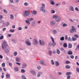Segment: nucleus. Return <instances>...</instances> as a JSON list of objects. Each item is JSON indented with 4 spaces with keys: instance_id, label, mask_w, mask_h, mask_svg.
<instances>
[{
    "instance_id": "30",
    "label": "nucleus",
    "mask_w": 79,
    "mask_h": 79,
    "mask_svg": "<svg viewBox=\"0 0 79 79\" xmlns=\"http://www.w3.org/2000/svg\"><path fill=\"white\" fill-rule=\"evenodd\" d=\"M71 79V76L70 75H68L67 77V79Z\"/></svg>"
},
{
    "instance_id": "18",
    "label": "nucleus",
    "mask_w": 79,
    "mask_h": 79,
    "mask_svg": "<svg viewBox=\"0 0 79 79\" xmlns=\"http://www.w3.org/2000/svg\"><path fill=\"white\" fill-rule=\"evenodd\" d=\"M65 68L66 69H70L71 68V67L70 66L67 65L65 66Z\"/></svg>"
},
{
    "instance_id": "56",
    "label": "nucleus",
    "mask_w": 79,
    "mask_h": 79,
    "mask_svg": "<svg viewBox=\"0 0 79 79\" xmlns=\"http://www.w3.org/2000/svg\"><path fill=\"white\" fill-rule=\"evenodd\" d=\"M75 10H76L77 11H79V9L78 8L76 7L75 8Z\"/></svg>"
},
{
    "instance_id": "57",
    "label": "nucleus",
    "mask_w": 79,
    "mask_h": 79,
    "mask_svg": "<svg viewBox=\"0 0 79 79\" xmlns=\"http://www.w3.org/2000/svg\"><path fill=\"white\" fill-rule=\"evenodd\" d=\"M23 66L25 67V68H26V64H23Z\"/></svg>"
},
{
    "instance_id": "28",
    "label": "nucleus",
    "mask_w": 79,
    "mask_h": 79,
    "mask_svg": "<svg viewBox=\"0 0 79 79\" xmlns=\"http://www.w3.org/2000/svg\"><path fill=\"white\" fill-rule=\"evenodd\" d=\"M77 40V38L74 37H72V40L73 41H76Z\"/></svg>"
},
{
    "instance_id": "47",
    "label": "nucleus",
    "mask_w": 79,
    "mask_h": 79,
    "mask_svg": "<svg viewBox=\"0 0 79 79\" xmlns=\"http://www.w3.org/2000/svg\"><path fill=\"white\" fill-rule=\"evenodd\" d=\"M66 64H69V63H70V62L68 60H67L66 61Z\"/></svg>"
},
{
    "instance_id": "19",
    "label": "nucleus",
    "mask_w": 79,
    "mask_h": 79,
    "mask_svg": "<svg viewBox=\"0 0 79 79\" xmlns=\"http://www.w3.org/2000/svg\"><path fill=\"white\" fill-rule=\"evenodd\" d=\"M31 74H32L33 75H35V73L33 70H31Z\"/></svg>"
},
{
    "instance_id": "34",
    "label": "nucleus",
    "mask_w": 79,
    "mask_h": 79,
    "mask_svg": "<svg viewBox=\"0 0 79 79\" xmlns=\"http://www.w3.org/2000/svg\"><path fill=\"white\" fill-rule=\"evenodd\" d=\"M24 5L25 6H28L29 4H28L27 2H25L24 3Z\"/></svg>"
},
{
    "instance_id": "45",
    "label": "nucleus",
    "mask_w": 79,
    "mask_h": 79,
    "mask_svg": "<svg viewBox=\"0 0 79 79\" xmlns=\"http://www.w3.org/2000/svg\"><path fill=\"white\" fill-rule=\"evenodd\" d=\"M49 54L50 55H52V52L51 51H49L48 52Z\"/></svg>"
},
{
    "instance_id": "62",
    "label": "nucleus",
    "mask_w": 79,
    "mask_h": 79,
    "mask_svg": "<svg viewBox=\"0 0 79 79\" xmlns=\"http://www.w3.org/2000/svg\"><path fill=\"white\" fill-rule=\"evenodd\" d=\"M68 41H70L71 40V37H69L68 38Z\"/></svg>"
},
{
    "instance_id": "6",
    "label": "nucleus",
    "mask_w": 79,
    "mask_h": 79,
    "mask_svg": "<svg viewBox=\"0 0 79 79\" xmlns=\"http://www.w3.org/2000/svg\"><path fill=\"white\" fill-rule=\"evenodd\" d=\"M29 15V12L27 10H25L23 12V16L25 17L28 16Z\"/></svg>"
},
{
    "instance_id": "44",
    "label": "nucleus",
    "mask_w": 79,
    "mask_h": 79,
    "mask_svg": "<svg viewBox=\"0 0 79 79\" xmlns=\"http://www.w3.org/2000/svg\"><path fill=\"white\" fill-rule=\"evenodd\" d=\"M3 11L5 13H6V14H7V13H8V12H7V11H6V10L5 9H4L3 10Z\"/></svg>"
},
{
    "instance_id": "37",
    "label": "nucleus",
    "mask_w": 79,
    "mask_h": 79,
    "mask_svg": "<svg viewBox=\"0 0 79 79\" xmlns=\"http://www.w3.org/2000/svg\"><path fill=\"white\" fill-rule=\"evenodd\" d=\"M2 67H5V63H2Z\"/></svg>"
},
{
    "instance_id": "63",
    "label": "nucleus",
    "mask_w": 79,
    "mask_h": 79,
    "mask_svg": "<svg viewBox=\"0 0 79 79\" xmlns=\"http://www.w3.org/2000/svg\"><path fill=\"white\" fill-rule=\"evenodd\" d=\"M25 29H27L28 28V27L27 26H26L25 27Z\"/></svg>"
},
{
    "instance_id": "24",
    "label": "nucleus",
    "mask_w": 79,
    "mask_h": 79,
    "mask_svg": "<svg viewBox=\"0 0 79 79\" xmlns=\"http://www.w3.org/2000/svg\"><path fill=\"white\" fill-rule=\"evenodd\" d=\"M16 60L17 62H19L20 61V59L19 57H17L16 59Z\"/></svg>"
},
{
    "instance_id": "17",
    "label": "nucleus",
    "mask_w": 79,
    "mask_h": 79,
    "mask_svg": "<svg viewBox=\"0 0 79 79\" xmlns=\"http://www.w3.org/2000/svg\"><path fill=\"white\" fill-rule=\"evenodd\" d=\"M73 47V45L71 44H69L68 45V47L69 48H71Z\"/></svg>"
},
{
    "instance_id": "22",
    "label": "nucleus",
    "mask_w": 79,
    "mask_h": 79,
    "mask_svg": "<svg viewBox=\"0 0 79 79\" xmlns=\"http://www.w3.org/2000/svg\"><path fill=\"white\" fill-rule=\"evenodd\" d=\"M26 44L28 45H29V46H30L31 45V43L30 42L28 41H26Z\"/></svg>"
},
{
    "instance_id": "10",
    "label": "nucleus",
    "mask_w": 79,
    "mask_h": 79,
    "mask_svg": "<svg viewBox=\"0 0 79 79\" xmlns=\"http://www.w3.org/2000/svg\"><path fill=\"white\" fill-rule=\"evenodd\" d=\"M50 24L51 26H54L55 24V22L54 21H51L50 22Z\"/></svg>"
},
{
    "instance_id": "7",
    "label": "nucleus",
    "mask_w": 79,
    "mask_h": 79,
    "mask_svg": "<svg viewBox=\"0 0 79 79\" xmlns=\"http://www.w3.org/2000/svg\"><path fill=\"white\" fill-rule=\"evenodd\" d=\"M51 39H52V45L53 47H55V45H56V43L55 42V41L54 40V39L53 38V37H51Z\"/></svg>"
},
{
    "instance_id": "64",
    "label": "nucleus",
    "mask_w": 79,
    "mask_h": 79,
    "mask_svg": "<svg viewBox=\"0 0 79 79\" xmlns=\"http://www.w3.org/2000/svg\"><path fill=\"white\" fill-rule=\"evenodd\" d=\"M58 74L59 75H61L62 74V73L58 72Z\"/></svg>"
},
{
    "instance_id": "1",
    "label": "nucleus",
    "mask_w": 79,
    "mask_h": 79,
    "mask_svg": "<svg viewBox=\"0 0 79 79\" xmlns=\"http://www.w3.org/2000/svg\"><path fill=\"white\" fill-rule=\"evenodd\" d=\"M3 44L2 45V49H5V53H8L9 52V50L7 48H6L8 46V45L6 44V42L4 41L3 42Z\"/></svg>"
},
{
    "instance_id": "26",
    "label": "nucleus",
    "mask_w": 79,
    "mask_h": 79,
    "mask_svg": "<svg viewBox=\"0 0 79 79\" xmlns=\"http://www.w3.org/2000/svg\"><path fill=\"white\" fill-rule=\"evenodd\" d=\"M63 47L64 48H66L67 47V44L66 43H64L63 45Z\"/></svg>"
},
{
    "instance_id": "9",
    "label": "nucleus",
    "mask_w": 79,
    "mask_h": 79,
    "mask_svg": "<svg viewBox=\"0 0 79 79\" xmlns=\"http://www.w3.org/2000/svg\"><path fill=\"white\" fill-rule=\"evenodd\" d=\"M40 44L41 45H44V44H45L44 43V42L43 41H42L41 40H40Z\"/></svg>"
},
{
    "instance_id": "29",
    "label": "nucleus",
    "mask_w": 79,
    "mask_h": 79,
    "mask_svg": "<svg viewBox=\"0 0 79 79\" xmlns=\"http://www.w3.org/2000/svg\"><path fill=\"white\" fill-rule=\"evenodd\" d=\"M18 55V52H15L14 53V55L15 56H16Z\"/></svg>"
},
{
    "instance_id": "48",
    "label": "nucleus",
    "mask_w": 79,
    "mask_h": 79,
    "mask_svg": "<svg viewBox=\"0 0 79 79\" xmlns=\"http://www.w3.org/2000/svg\"><path fill=\"white\" fill-rule=\"evenodd\" d=\"M4 37H3V35L1 36L0 37V40H2V39H3Z\"/></svg>"
},
{
    "instance_id": "12",
    "label": "nucleus",
    "mask_w": 79,
    "mask_h": 79,
    "mask_svg": "<svg viewBox=\"0 0 79 79\" xmlns=\"http://www.w3.org/2000/svg\"><path fill=\"white\" fill-rule=\"evenodd\" d=\"M27 19L28 21H34V18H27Z\"/></svg>"
},
{
    "instance_id": "3",
    "label": "nucleus",
    "mask_w": 79,
    "mask_h": 79,
    "mask_svg": "<svg viewBox=\"0 0 79 79\" xmlns=\"http://www.w3.org/2000/svg\"><path fill=\"white\" fill-rule=\"evenodd\" d=\"M42 6L40 7V11H42V12H43V13H45V11H46V10H45V9H44V8L45 7V5L44 3H43L42 4Z\"/></svg>"
},
{
    "instance_id": "41",
    "label": "nucleus",
    "mask_w": 79,
    "mask_h": 79,
    "mask_svg": "<svg viewBox=\"0 0 79 79\" xmlns=\"http://www.w3.org/2000/svg\"><path fill=\"white\" fill-rule=\"evenodd\" d=\"M74 36L75 37H77V38H78L79 37V35L77 34L75 35Z\"/></svg>"
},
{
    "instance_id": "55",
    "label": "nucleus",
    "mask_w": 79,
    "mask_h": 79,
    "mask_svg": "<svg viewBox=\"0 0 79 79\" xmlns=\"http://www.w3.org/2000/svg\"><path fill=\"white\" fill-rule=\"evenodd\" d=\"M70 58H71L72 59H73L74 58V57L73 55H71L70 56Z\"/></svg>"
},
{
    "instance_id": "38",
    "label": "nucleus",
    "mask_w": 79,
    "mask_h": 79,
    "mask_svg": "<svg viewBox=\"0 0 79 79\" xmlns=\"http://www.w3.org/2000/svg\"><path fill=\"white\" fill-rule=\"evenodd\" d=\"M22 30V27H20L18 28V31H21Z\"/></svg>"
},
{
    "instance_id": "36",
    "label": "nucleus",
    "mask_w": 79,
    "mask_h": 79,
    "mask_svg": "<svg viewBox=\"0 0 79 79\" xmlns=\"http://www.w3.org/2000/svg\"><path fill=\"white\" fill-rule=\"evenodd\" d=\"M10 32H15V30L14 29H10Z\"/></svg>"
},
{
    "instance_id": "58",
    "label": "nucleus",
    "mask_w": 79,
    "mask_h": 79,
    "mask_svg": "<svg viewBox=\"0 0 79 79\" xmlns=\"http://www.w3.org/2000/svg\"><path fill=\"white\" fill-rule=\"evenodd\" d=\"M3 18V15H0V19H2Z\"/></svg>"
},
{
    "instance_id": "4",
    "label": "nucleus",
    "mask_w": 79,
    "mask_h": 79,
    "mask_svg": "<svg viewBox=\"0 0 79 79\" xmlns=\"http://www.w3.org/2000/svg\"><path fill=\"white\" fill-rule=\"evenodd\" d=\"M53 18H55L56 21L57 22H59L61 21V18L60 17L58 16L57 15H53Z\"/></svg>"
},
{
    "instance_id": "21",
    "label": "nucleus",
    "mask_w": 79,
    "mask_h": 79,
    "mask_svg": "<svg viewBox=\"0 0 79 79\" xmlns=\"http://www.w3.org/2000/svg\"><path fill=\"white\" fill-rule=\"evenodd\" d=\"M56 52H57V54H58V55H60V50H59V49H56Z\"/></svg>"
},
{
    "instance_id": "27",
    "label": "nucleus",
    "mask_w": 79,
    "mask_h": 79,
    "mask_svg": "<svg viewBox=\"0 0 79 79\" xmlns=\"http://www.w3.org/2000/svg\"><path fill=\"white\" fill-rule=\"evenodd\" d=\"M15 71H18V67H16L14 68Z\"/></svg>"
},
{
    "instance_id": "59",
    "label": "nucleus",
    "mask_w": 79,
    "mask_h": 79,
    "mask_svg": "<svg viewBox=\"0 0 79 79\" xmlns=\"http://www.w3.org/2000/svg\"><path fill=\"white\" fill-rule=\"evenodd\" d=\"M10 3H13V0H10Z\"/></svg>"
},
{
    "instance_id": "49",
    "label": "nucleus",
    "mask_w": 79,
    "mask_h": 79,
    "mask_svg": "<svg viewBox=\"0 0 79 79\" xmlns=\"http://www.w3.org/2000/svg\"><path fill=\"white\" fill-rule=\"evenodd\" d=\"M9 64L10 66H12L13 64H12V63H11V62H9Z\"/></svg>"
},
{
    "instance_id": "16",
    "label": "nucleus",
    "mask_w": 79,
    "mask_h": 79,
    "mask_svg": "<svg viewBox=\"0 0 79 79\" xmlns=\"http://www.w3.org/2000/svg\"><path fill=\"white\" fill-rule=\"evenodd\" d=\"M55 64L56 66H58L60 65V63H59L58 62L56 61L55 62Z\"/></svg>"
},
{
    "instance_id": "42",
    "label": "nucleus",
    "mask_w": 79,
    "mask_h": 79,
    "mask_svg": "<svg viewBox=\"0 0 79 79\" xmlns=\"http://www.w3.org/2000/svg\"><path fill=\"white\" fill-rule=\"evenodd\" d=\"M22 78L23 79H26V77L24 75H23L22 77Z\"/></svg>"
},
{
    "instance_id": "13",
    "label": "nucleus",
    "mask_w": 79,
    "mask_h": 79,
    "mask_svg": "<svg viewBox=\"0 0 79 79\" xmlns=\"http://www.w3.org/2000/svg\"><path fill=\"white\" fill-rule=\"evenodd\" d=\"M69 9L70 11H74V7H73V6H70Z\"/></svg>"
},
{
    "instance_id": "14",
    "label": "nucleus",
    "mask_w": 79,
    "mask_h": 79,
    "mask_svg": "<svg viewBox=\"0 0 79 79\" xmlns=\"http://www.w3.org/2000/svg\"><path fill=\"white\" fill-rule=\"evenodd\" d=\"M42 73L41 72H39L37 74V77H40V75H41L42 74Z\"/></svg>"
},
{
    "instance_id": "53",
    "label": "nucleus",
    "mask_w": 79,
    "mask_h": 79,
    "mask_svg": "<svg viewBox=\"0 0 79 79\" xmlns=\"http://www.w3.org/2000/svg\"><path fill=\"white\" fill-rule=\"evenodd\" d=\"M16 64L19 66H20L21 65V63L19 62H16Z\"/></svg>"
},
{
    "instance_id": "11",
    "label": "nucleus",
    "mask_w": 79,
    "mask_h": 79,
    "mask_svg": "<svg viewBox=\"0 0 79 79\" xmlns=\"http://www.w3.org/2000/svg\"><path fill=\"white\" fill-rule=\"evenodd\" d=\"M40 63L41 64H43V65H44V66H46V64L44 63V60H42L40 61Z\"/></svg>"
},
{
    "instance_id": "40",
    "label": "nucleus",
    "mask_w": 79,
    "mask_h": 79,
    "mask_svg": "<svg viewBox=\"0 0 79 79\" xmlns=\"http://www.w3.org/2000/svg\"><path fill=\"white\" fill-rule=\"evenodd\" d=\"M35 22H33L31 23L32 26H34V25H35Z\"/></svg>"
},
{
    "instance_id": "5",
    "label": "nucleus",
    "mask_w": 79,
    "mask_h": 79,
    "mask_svg": "<svg viewBox=\"0 0 79 79\" xmlns=\"http://www.w3.org/2000/svg\"><path fill=\"white\" fill-rule=\"evenodd\" d=\"M77 30L76 28L74 27V26H72V29L70 30V33H73V32H76Z\"/></svg>"
},
{
    "instance_id": "43",
    "label": "nucleus",
    "mask_w": 79,
    "mask_h": 79,
    "mask_svg": "<svg viewBox=\"0 0 79 79\" xmlns=\"http://www.w3.org/2000/svg\"><path fill=\"white\" fill-rule=\"evenodd\" d=\"M55 13V11L54 10H51V13L52 14Z\"/></svg>"
},
{
    "instance_id": "25",
    "label": "nucleus",
    "mask_w": 79,
    "mask_h": 79,
    "mask_svg": "<svg viewBox=\"0 0 79 79\" xmlns=\"http://www.w3.org/2000/svg\"><path fill=\"white\" fill-rule=\"evenodd\" d=\"M6 78H10V75L8 73H7L6 75Z\"/></svg>"
},
{
    "instance_id": "46",
    "label": "nucleus",
    "mask_w": 79,
    "mask_h": 79,
    "mask_svg": "<svg viewBox=\"0 0 79 79\" xmlns=\"http://www.w3.org/2000/svg\"><path fill=\"white\" fill-rule=\"evenodd\" d=\"M60 40H64V37H62L60 38Z\"/></svg>"
},
{
    "instance_id": "54",
    "label": "nucleus",
    "mask_w": 79,
    "mask_h": 79,
    "mask_svg": "<svg viewBox=\"0 0 79 79\" xmlns=\"http://www.w3.org/2000/svg\"><path fill=\"white\" fill-rule=\"evenodd\" d=\"M65 40H67L68 39V35H65Z\"/></svg>"
},
{
    "instance_id": "33",
    "label": "nucleus",
    "mask_w": 79,
    "mask_h": 79,
    "mask_svg": "<svg viewBox=\"0 0 79 79\" xmlns=\"http://www.w3.org/2000/svg\"><path fill=\"white\" fill-rule=\"evenodd\" d=\"M32 13L33 15H35V14H37V12L36 11L33 10Z\"/></svg>"
},
{
    "instance_id": "50",
    "label": "nucleus",
    "mask_w": 79,
    "mask_h": 79,
    "mask_svg": "<svg viewBox=\"0 0 79 79\" xmlns=\"http://www.w3.org/2000/svg\"><path fill=\"white\" fill-rule=\"evenodd\" d=\"M76 71L77 72L79 73V68H77V69H76Z\"/></svg>"
},
{
    "instance_id": "32",
    "label": "nucleus",
    "mask_w": 79,
    "mask_h": 79,
    "mask_svg": "<svg viewBox=\"0 0 79 79\" xmlns=\"http://www.w3.org/2000/svg\"><path fill=\"white\" fill-rule=\"evenodd\" d=\"M70 73L71 74V73L70 72H67L66 73V76H68V75H69V74H70Z\"/></svg>"
},
{
    "instance_id": "51",
    "label": "nucleus",
    "mask_w": 79,
    "mask_h": 79,
    "mask_svg": "<svg viewBox=\"0 0 79 79\" xmlns=\"http://www.w3.org/2000/svg\"><path fill=\"white\" fill-rule=\"evenodd\" d=\"M53 33L54 34H55L56 33V30H55L53 31Z\"/></svg>"
},
{
    "instance_id": "39",
    "label": "nucleus",
    "mask_w": 79,
    "mask_h": 79,
    "mask_svg": "<svg viewBox=\"0 0 79 79\" xmlns=\"http://www.w3.org/2000/svg\"><path fill=\"white\" fill-rule=\"evenodd\" d=\"M25 70H24V69H22L21 70V73H24L25 72Z\"/></svg>"
},
{
    "instance_id": "61",
    "label": "nucleus",
    "mask_w": 79,
    "mask_h": 79,
    "mask_svg": "<svg viewBox=\"0 0 79 79\" xmlns=\"http://www.w3.org/2000/svg\"><path fill=\"white\" fill-rule=\"evenodd\" d=\"M9 24H10V23H9L8 22H7V23H6L7 26H8L9 25Z\"/></svg>"
},
{
    "instance_id": "23",
    "label": "nucleus",
    "mask_w": 79,
    "mask_h": 79,
    "mask_svg": "<svg viewBox=\"0 0 79 79\" xmlns=\"http://www.w3.org/2000/svg\"><path fill=\"white\" fill-rule=\"evenodd\" d=\"M10 19H14V16L13 15L11 14L10 15Z\"/></svg>"
},
{
    "instance_id": "8",
    "label": "nucleus",
    "mask_w": 79,
    "mask_h": 79,
    "mask_svg": "<svg viewBox=\"0 0 79 79\" xmlns=\"http://www.w3.org/2000/svg\"><path fill=\"white\" fill-rule=\"evenodd\" d=\"M33 44L34 45H37V40L35 39H34L33 40Z\"/></svg>"
},
{
    "instance_id": "60",
    "label": "nucleus",
    "mask_w": 79,
    "mask_h": 79,
    "mask_svg": "<svg viewBox=\"0 0 79 79\" xmlns=\"http://www.w3.org/2000/svg\"><path fill=\"white\" fill-rule=\"evenodd\" d=\"M8 37H11V35L10 34H8L7 35Z\"/></svg>"
},
{
    "instance_id": "31",
    "label": "nucleus",
    "mask_w": 79,
    "mask_h": 79,
    "mask_svg": "<svg viewBox=\"0 0 79 79\" xmlns=\"http://www.w3.org/2000/svg\"><path fill=\"white\" fill-rule=\"evenodd\" d=\"M51 64H52V65H54V64H55V63H54V61H53V60H51Z\"/></svg>"
},
{
    "instance_id": "35",
    "label": "nucleus",
    "mask_w": 79,
    "mask_h": 79,
    "mask_svg": "<svg viewBox=\"0 0 79 79\" xmlns=\"http://www.w3.org/2000/svg\"><path fill=\"white\" fill-rule=\"evenodd\" d=\"M68 26V25H67V24H66V23H64L63 25V27H66L67 26Z\"/></svg>"
},
{
    "instance_id": "15",
    "label": "nucleus",
    "mask_w": 79,
    "mask_h": 79,
    "mask_svg": "<svg viewBox=\"0 0 79 79\" xmlns=\"http://www.w3.org/2000/svg\"><path fill=\"white\" fill-rule=\"evenodd\" d=\"M26 23L27 24V25H29L30 24V22L28 20H25Z\"/></svg>"
},
{
    "instance_id": "20",
    "label": "nucleus",
    "mask_w": 79,
    "mask_h": 79,
    "mask_svg": "<svg viewBox=\"0 0 79 79\" xmlns=\"http://www.w3.org/2000/svg\"><path fill=\"white\" fill-rule=\"evenodd\" d=\"M67 53L68 54H69V55H72V54H73V52L71 51H70L68 52Z\"/></svg>"
},
{
    "instance_id": "52",
    "label": "nucleus",
    "mask_w": 79,
    "mask_h": 79,
    "mask_svg": "<svg viewBox=\"0 0 79 79\" xmlns=\"http://www.w3.org/2000/svg\"><path fill=\"white\" fill-rule=\"evenodd\" d=\"M51 3L52 5H55V2L53 1H51Z\"/></svg>"
},
{
    "instance_id": "2",
    "label": "nucleus",
    "mask_w": 79,
    "mask_h": 79,
    "mask_svg": "<svg viewBox=\"0 0 79 79\" xmlns=\"http://www.w3.org/2000/svg\"><path fill=\"white\" fill-rule=\"evenodd\" d=\"M42 6L40 7V11H42V12H43V13H45V11H46V10H45V9H44V8L45 7V5L44 3H43L42 4Z\"/></svg>"
}]
</instances>
